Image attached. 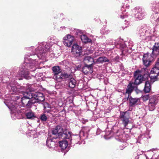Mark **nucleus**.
<instances>
[{
  "mask_svg": "<svg viewBox=\"0 0 159 159\" xmlns=\"http://www.w3.org/2000/svg\"><path fill=\"white\" fill-rule=\"evenodd\" d=\"M108 60V59L107 58L104 57H101L97 59V61L98 63H102L106 62Z\"/></svg>",
  "mask_w": 159,
  "mask_h": 159,
  "instance_id": "nucleus-29",
  "label": "nucleus"
},
{
  "mask_svg": "<svg viewBox=\"0 0 159 159\" xmlns=\"http://www.w3.org/2000/svg\"><path fill=\"white\" fill-rule=\"evenodd\" d=\"M68 142L67 140H62L59 142V146L62 149L66 148L68 145Z\"/></svg>",
  "mask_w": 159,
  "mask_h": 159,
  "instance_id": "nucleus-25",
  "label": "nucleus"
},
{
  "mask_svg": "<svg viewBox=\"0 0 159 159\" xmlns=\"http://www.w3.org/2000/svg\"><path fill=\"white\" fill-rule=\"evenodd\" d=\"M133 84L130 83L128 85L127 88L126 89L125 94H128V97H129V95L131 94L133 90L134 86L133 85Z\"/></svg>",
  "mask_w": 159,
  "mask_h": 159,
  "instance_id": "nucleus-23",
  "label": "nucleus"
},
{
  "mask_svg": "<svg viewBox=\"0 0 159 159\" xmlns=\"http://www.w3.org/2000/svg\"><path fill=\"white\" fill-rule=\"evenodd\" d=\"M50 45H47V43L45 42H43L42 45H40L39 46L38 48V49L39 51V52H37L38 55L39 54L41 55L43 52L47 51L49 48V47H50Z\"/></svg>",
  "mask_w": 159,
  "mask_h": 159,
  "instance_id": "nucleus-11",
  "label": "nucleus"
},
{
  "mask_svg": "<svg viewBox=\"0 0 159 159\" xmlns=\"http://www.w3.org/2000/svg\"><path fill=\"white\" fill-rule=\"evenodd\" d=\"M40 119L42 121H46L47 119V117L45 114H43L41 116Z\"/></svg>",
  "mask_w": 159,
  "mask_h": 159,
  "instance_id": "nucleus-34",
  "label": "nucleus"
},
{
  "mask_svg": "<svg viewBox=\"0 0 159 159\" xmlns=\"http://www.w3.org/2000/svg\"><path fill=\"white\" fill-rule=\"evenodd\" d=\"M52 138L54 139H70L71 137L70 133L66 130H63L61 126H57L52 130Z\"/></svg>",
  "mask_w": 159,
  "mask_h": 159,
  "instance_id": "nucleus-2",
  "label": "nucleus"
},
{
  "mask_svg": "<svg viewBox=\"0 0 159 159\" xmlns=\"http://www.w3.org/2000/svg\"><path fill=\"white\" fill-rule=\"evenodd\" d=\"M142 98L144 101H146L149 99V96L148 95H143L142 96Z\"/></svg>",
  "mask_w": 159,
  "mask_h": 159,
  "instance_id": "nucleus-35",
  "label": "nucleus"
},
{
  "mask_svg": "<svg viewBox=\"0 0 159 159\" xmlns=\"http://www.w3.org/2000/svg\"><path fill=\"white\" fill-rule=\"evenodd\" d=\"M74 66H75V68L76 69V70H79L81 67V66L80 65H78L77 66L74 65Z\"/></svg>",
  "mask_w": 159,
  "mask_h": 159,
  "instance_id": "nucleus-39",
  "label": "nucleus"
},
{
  "mask_svg": "<svg viewBox=\"0 0 159 159\" xmlns=\"http://www.w3.org/2000/svg\"><path fill=\"white\" fill-rule=\"evenodd\" d=\"M55 144V142L51 138H48L46 141V145L49 148L53 147Z\"/></svg>",
  "mask_w": 159,
  "mask_h": 159,
  "instance_id": "nucleus-24",
  "label": "nucleus"
},
{
  "mask_svg": "<svg viewBox=\"0 0 159 159\" xmlns=\"http://www.w3.org/2000/svg\"><path fill=\"white\" fill-rule=\"evenodd\" d=\"M135 12L136 13L135 14V17L139 20H142L144 16V12L142 11L141 8L139 7H136L135 8Z\"/></svg>",
  "mask_w": 159,
  "mask_h": 159,
  "instance_id": "nucleus-12",
  "label": "nucleus"
},
{
  "mask_svg": "<svg viewBox=\"0 0 159 159\" xmlns=\"http://www.w3.org/2000/svg\"><path fill=\"white\" fill-rule=\"evenodd\" d=\"M118 41V42L116 43L115 42H114L115 44L113 45L111 48H110L111 49L114 48L115 46H116L117 48H124L126 47V45L122 40H119Z\"/></svg>",
  "mask_w": 159,
  "mask_h": 159,
  "instance_id": "nucleus-16",
  "label": "nucleus"
},
{
  "mask_svg": "<svg viewBox=\"0 0 159 159\" xmlns=\"http://www.w3.org/2000/svg\"><path fill=\"white\" fill-rule=\"evenodd\" d=\"M125 13L122 12V14L120 15V17L121 18L123 19L125 18L126 17H127V16L125 15Z\"/></svg>",
  "mask_w": 159,
  "mask_h": 159,
  "instance_id": "nucleus-38",
  "label": "nucleus"
},
{
  "mask_svg": "<svg viewBox=\"0 0 159 159\" xmlns=\"http://www.w3.org/2000/svg\"><path fill=\"white\" fill-rule=\"evenodd\" d=\"M56 38L54 37L51 38L50 39V45H52V44H56L57 43V41L56 40Z\"/></svg>",
  "mask_w": 159,
  "mask_h": 159,
  "instance_id": "nucleus-31",
  "label": "nucleus"
},
{
  "mask_svg": "<svg viewBox=\"0 0 159 159\" xmlns=\"http://www.w3.org/2000/svg\"><path fill=\"white\" fill-rule=\"evenodd\" d=\"M127 99L129 100L130 105L131 106H134L139 104L140 101L139 98H133L131 97H128Z\"/></svg>",
  "mask_w": 159,
  "mask_h": 159,
  "instance_id": "nucleus-14",
  "label": "nucleus"
},
{
  "mask_svg": "<svg viewBox=\"0 0 159 159\" xmlns=\"http://www.w3.org/2000/svg\"><path fill=\"white\" fill-rule=\"evenodd\" d=\"M116 139L121 142H124L129 139V136L124 133L123 130L118 131L116 134Z\"/></svg>",
  "mask_w": 159,
  "mask_h": 159,
  "instance_id": "nucleus-4",
  "label": "nucleus"
},
{
  "mask_svg": "<svg viewBox=\"0 0 159 159\" xmlns=\"http://www.w3.org/2000/svg\"><path fill=\"white\" fill-rule=\"evenodd\" d=\"M126 112H121L120 115V117L123 123L125 126L128 124L129 122L128 118L126 116Z\"/></svg>",
  "mask_w": 159,
  "mask_h": 159,
  "instance_id": "nucleus-17",
  "label": "nucleus"
},
{
  "mask_svg": "<svg viewBox=\"0 0 159 159\" xmlns=\"http://www.w3.org/2000/svg\"><path fill=\"white\" fill-rule=\"evenodd\" d=\"M106 134L104 136V138L105 139L107 140L109 138V130H107V129L106 130Z\"/></svg>",
  "mask_w": 159,
  "mask_h": 159,
  "instance_id": "nucleus-32",
  "label": "nucleus"
},
{
  "mask_svg": "<svg viewBox=\"0 0 159 159\" xmlns=\"http://www.w3.org/2000/svg\"><path fill=\"white\" fill-rule=\"evenodd\" d=\"M76 80H70L69 82V87L71 88H73L75 87L76 84Z\"/></svg>",
  "mask_w": 159,
  "mask_h": 159,
  "instance_id": "nucleus-30",
  "label": "nucleus"
},
{
  "mask_svg": "<svg viewBox=\"0 0 159 159\" xmlns=\"http://www.w3.org/2000/svg\"><path fill=\"white\" fill-rule=\"evenodd\" d=\"M36 69V67L34 66L31 65L30 64L27 63L25 66H22L20 68L19 71V75L24 79H34V76L29 75V70L34 71Z\"/></svg>",
  "mask_w": 159,
  "mask_h": 159,
  "instance_id": "nucleus-3",
  "label": "nucleus"
},
{
  "mask_svg": "<svg viewBox=\"0 0 159 159\" xmlns=\"http://www.w3.org/2000/svg\"><path fill=\"white\" fill-rule=\"evenodd\" d=\"M153 153L152 152H151V154H152Z\"/></svg>",
  "mask_w": 159,
  "mask_h": 159,
  "instance_id": "nucleus-43",
  "label": "nucleus"
},
{
  "mask_svg": "<svg viewBox=\"0 0 159 159\" xmlns=\"http://www.w3.org/2000/svg\"><path fill=\"white\" fill-rule=\"evenodd\" d=\"M73 76L72 74H69L66 72L62 73L61 74L59 75V78H61V79H65L69 78L70 80H71L73 78L74 80V78H73Z\"/></svg>",
  "mask_w": 159,
  "mask_h": 159,
  "instance_id": "nucleus-22",
  "label": "nucleus"
},
{
  "mask_svg": "<svg viewBox=\"0 0 159 159\" xmlns=\"http://www.w3.org/2000/svg\"><path fill=\"white\" fill-rule=\"evenodd\" d=\"M16 105L15 106L11 104H8V107L11 110V116L13 119H15L18 117L19 111L17 110Z\"/></svg>",
  "mask_w": 159,
  "mask_h": 159,
  "instance_id": "nucleus-8",
  "label": "nucleus"
},
{
  "mask_svg": "<svg viewBox=\"0 0 159 159\" xmlns=\"http://www.w3.org/2000/svg\"><path fill=\"white\" fill-rule=\"evenodd\" d=\"M31 95L32 97V98L34 99L35 101V102H43L45 100V98L43 94L40 92H36L35 93H31Z\"/></svg>",
  "mask_w": 159,
  "mask_h": 159,
  "instance_id": "nucleus-9",
  "label": "nucleus"
},
{
  "mask_svg": "<svg viewBox=\"0 0 159 159\" xmlns=\"http://www.w3.org/2000/svg\"><path fill=\"white\" fill-rule=\"evenodd\" d=\"M10 87H11V91L12 92V93L18 94L21 93L23 94L24 96L21 98V102L23 106H26L29 107L32 104L35 103L36 102V101H33V100H29L32 98V97L31 94V92L33 91L32 90L29 89L30 92H28L24 91L25 89L24 87H20V86H17V87L15 86H12L11 85H9L8 86V88L10 89Z\"/></svg>",
  "mask_w": 159,
  "mask_h": 159,
  "instance_id": "nucleus-1",
  "label": "nucleus"
},
{
  "mask_svg": "<svg viewBox=\"0 0 159 159\" xmlns=\"http://www.w3.org/2000/svg\"><path fill=\"white\" fill-rule=\"evenodd\" d=\"M125 145H126V144H125ZM125 146H125V147H124L123 148H121V147H120V149L121 150H122L123 149H124V148H125Z\"/></svg>",
  "mask_w": 159,
  "mask_h": 159,
  "instance_id": "nucleus-42",
  "label": "nucleus"
},
{
  "mask_svg": "<svg viewBox=\"0 0 159 159\" xmlns=\"http://www.w3.org/2000/svg\"><path fill=\"white\" fill-rule=\"evenodd\" d=\"M84 61L85 63H90L91 65L94 61L93 58L92 57H91L90 56L85 57L84 59Z\"/></svg>",
  "mask_w": 159,
  "mask_h": 159,
  "instance_id": "nucleus-26",
  "label": "nucleus"
},
{
  "mask_svg": "<svg viewBox=\"0 0 159 159\" xmlns=\"http://www.w3.org/2000/svg\"><path fill=\"white\" fill-rule=\"evenodd\" d=\"M134 76L135 80H148L149 78L150 75L147 74L143 75L141 74V72L138 70L134 73Z\"/></svg>",
  "mask_w": 159,
  "mask_h": 159,
  "instance_id": "nucleus-6",
  "label": "nucleus"
},
{
  "mask_svg": "<svg viewBox=\"0 0 159 159\" xmlns=\"http://www.w3.org/2000/svg\"><path fill=\"white\" fill-rule=\"evenodd\" d=\"M70 70L71 73L72 74V75L73 76V73H74L76 70V69L75 68V66H74V65L70 68Z\"/></svg>",
  "mask_w": 159,
  "mask_h": 159,
  "instance_id": "nucleus-36",
  "label": "nucleus"
},
{
  "mask_svg": "<svg viewBox=\"0 0 159 159\" xmlns=\"http://www.w3.org/2000/svg\"><path fill=\"white\" fill-rule=\"evenodd\" d=\"M152 53L156 57L159 55V43H156L152 49Z\"/></svg>",
  "mask_w": 159,
  "mask_h": 159,
  "instance_id": "nucleus-19",
  "label": "nucleus"
},
{
  "mask_svg": "<svg viewBox=\"0 0 159 159\" xmlns=\"http://www.w3.org/2000/svg\"><path fill=\"white\" fill-rule=\"evenodd\" d=\"M157 103V101L155 98H151L149 100V102L148 104V106L150 108L149 110L151 111L153 110Z\"/></svg>",
  "mask_w": 159,
  "mask_h": 159,
  "instance_id": "nucleus-20",
  "label": "nucleus"
},
{
  "mask_svg": "<svg viewBox=\"0 0 159 159\" xmlns=\"http://www.w3.org/2000/svg\"><path fill=\"white\" fill-rule=\"evenodd\" d=\"M82 52L81 47L76 44H74L72 47L71 52L76 57L79 56L81 55Z\"/></svg>",
  "mask_w": 159,
  "mask_h": 159,
  "instance_id": "nucleus-10",
  "label": "nucleus"
},
{
  "mask_svg": "<svg viewBox=\"0 0 159 159\" xmlns=\"http://www.w3.org/2000/svg\"><path fill=\"white\" fill-rule=\"evenodd\" d=\"M154 82L153 80H147L145 84L144 91L146 93L149 92L151 89V85Z\"/></svg>",
  "mask_w": 159,
  "mask_h": 159,
  "instance_id": "nucleus-15",
  "label": "nucleus"
},
{
  "mask_svg": "<svg viewBox=\"0 0 159 159\" xmlns=\"http://www.w3.org/2000/svg\"><path fill=\"white\" fill-rule=\"evenodd\" d=\"M155 56L153 55L152 54H150L149 53L144 54L143 58V63L144 65L147 66L149 65L150 63L153 60Z\"/></svg>",
  "mask_w": 159,
  "mask_h": 159,
  "instance_id": "nucleus-5",
  "label": "nucleus"
},
{
  "mask_svg": "<svg viewBox=\"0 0 159 159\" xmlns=\"http://www.w3.org/2000/svg\"><path fill=\"white\" fill-rule=\"evenodd\" d=\"M98 56V54L96 52L93 55V56L92 57H93V58H95V57H97V56Z\"/></svg>",
  "mask_w": 159,
  "mask_h": 159,
  "instance_id": "nucleus-40",
  "label": "nucleus"
},
{
  "mask_svg": "<svg viewBox=\"0 0 159 159\" xmlns=\"http://www.w3.org/2000/svg\"><path fill=\"white\" fill-rule=\"evenodd\" d=\"M82 71L85 74L92 73L93 72V70L91 65H89L83 67L82 69Z\"/></svg>",
  "mask_w": 159,
  "mask_h": 159,
  "instance_id": "nucleus-21",
  "label": "nucleus"
},
{
  "mask_svg": "<svg viewBox=\"0 0 159 159\" xmlns=\"http://www.w3.org/2000/svg\"><path fill=\"white\" fill-rule=\"evenodd\" d=\"M52 70L54 74L53 79L54 80H56L57 79L59 78L57 76H59L58 74L61 72V69L59 67V66H54L52 68Z\"/></svg>",
  "mask_w": 159,
  "mask_h": 159,
  "instance_id": "nucleus-18",
  "label": "nucleus"
},
{
  "mask_svg": "<svg viewBox=\"0 0 159 159\" xmlns=\"http://www.w3.org/2000/svg\"><path fill=\"white\" fill-rule=\"evenodd\" d=\"M74 137L75 138V139H78V140L80 139V136H79L76 135Z\"/></svg>",
  "mask_w": 159,
  "mask_h": 159,
  "instance_id": "nucleus-41",
  "label": "nucleus"
},
{
  "mask_svg": "<svg viewBox=\"0 0 159 159\" xmlns=\"http://www.w3.org/2000/svg\"><path fill=\"white\" fill-rule=\"evenodd\" d=\"M74 40V38L73 36L68 34L63 38V42L66 46L67 47H70Z\"/></svg>",
  "mask_w": 159,
  "mask_h": 159,
  "instance_id": "nucleus-7",
  "label": "nucleus"
},
{
  "mask_svg": "<svg viewBox=\"0 0 159 159\" xmlns=\"http://www.w3.org/2000/svg\"><path fill=\"white\" fill-rule=\"evenodd\" d=\"M159 74V68L156 66L152 68L150 72V75L153 74V75H150L149 78L150 80H155L157 79V77Z\"/></svg>",
  "mask_w": 159,
  "mask_h": 159,
  "instance_id": "nucleus-13",
  "label": "nucleus"
},
{
  "mask_svg": "<svg viewBox=\"0 0 159 159\" xmlns=\"http://www.w3.org/2000/svg\"><path fill=\"white\" fill-rule=\"evenodd\" d=\"M81 39L82 41L84 43L90 42L91 41L90 39H89L86 36L84 35H83L81 36Z\"/></svg>",
  "mask_w": 159,
  "mask_h": 159,
  "instance_id": "nucleus-28",
  "label": "nucleus"
},
{
  "mask_svg": "<svg viewBox=\"0 0 159 159\" xmlns=\"http://www.w3.org/2000/svg\"><path fill=\"white\" fill-rule=\"evenodd\" d=\"M143 80H134V83H131L133 84V85L134 86V84L138 85L142 82V81Z\"/></svg>",
  "mask_w": 159,
  "mask_h": 159,
  "instance_id": "nucleus-33",
  "label": "nucleus"
},
{
  "mask_svg": "<svg viewBox=\"0 0 159 159\" xmlns=\"http://www.w3.org/2000/svg\"><path fill=\"white\" fill-rule=\"evenodd\" d=\"M126 7L127 9H128L129 7V4H127L125 6L123 7H122L121 8V10L123 11H125V10L124 9V8Z\"/></svg>",
  "mask_w": 159,
  "mask_h": 159,
  "instance_id": "nucleus-37",
  "label": "nucleus"
},
{
  "mask_svg": "<svg viewBox=\"0 0 159 159\" xmlns=\"http://www.w3.org/2000/svg\"><path fill=\"white\" fill-rule=\"evenodd\" d=\"M26 116L27 119H32L35 117L34 113L32 111H29L26 113Z\"/></svg>",
  "mask_w": 159,
  "mask_h": 159,
  "instance_id": "nucleus-27",
  "label": "nucleus"
}]
</instances>
